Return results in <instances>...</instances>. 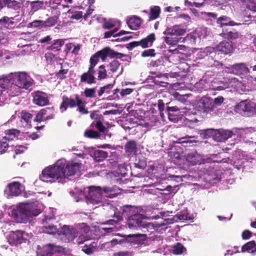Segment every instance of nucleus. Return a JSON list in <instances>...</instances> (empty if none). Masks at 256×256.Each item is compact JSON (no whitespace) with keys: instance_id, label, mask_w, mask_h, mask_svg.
Listing matches in <instances>:
<instances>
[{"instance_id":"f257e3e1","label":"nucleus","mask_w":256,"mask_h":256,"mask_svg":"<svg viewBox=\"0 0 256 256\" xmlns=\"http://www.w3.org/2000/svg\"><path fill=\"white\" fill-rule=\"evenodd\" d=\"M86 102L83 100L78 94L74 95V98H69L64 95L62 97V102L60 108L66 111L68 108H73L77 107V110L82 114H87L88 110L86 108Z\"/></svg>"},{"instance_id":"f03ea898","label":"nucleus","mask_w":256,"mask_h":256,"mask_svg":"<svg viewBox=\"0 0 256 256\" xmlns=\"http://www.w3.org/2000/svg\"><path fill=\"white\" fill-rule=\"evenodd\" d=\"M63 170L64 166H62V163L59 162L54 166L46 168L42 172V176L44 178L43 180L49 181L51 182H54L58 180V182H60L61 180L64 178Z\"/></svg>"},{"instance_id":"7ed1b4c3","label":"nucleus","mask_w":256,"mask_h":256,"mask_svg":"<svg viewBox=\"0 0 256 256\" xmlns=\"http://www.w3.org/2000/svg\"><path fill=\"white\" fill-rule=\"evenodd\" d=\"M12 214L15 216L18 222L26 223L28 221L30 218L38 216V212L34 210L32 205L21 204L16 210H14Z\"/></svg>"},{"instance_id":"20e7f679","label":"nucleus","mask_w":256,"mask_h":256,"mask_svg":"<svg viewBox=\"0 0 256 256\" xmlns=\"http://www.w3.org/2000/svg\"><path fill=\"white\" fill-rule=\"evenodd\" d=\"M8 75H12L10 84L14 82L18 88L26 90L29 89L32 86L30 78L26 72L10 73Z\"/></svg>"},{"instance_id":"39448f33","label":"nucleus","mask_w":256,"mask_h":256,"mask_svg":"<svg viewBox=\"0 0 256 256\" xmlns=\"http://www.w3.org/2000/svg\"><path fill=\"white\" fill-rule=\"evenodd\" d=\"M125 56L124 54L115 52L109 47H106L92 56L90 58L98 63L100 58L102 62H105L108 57L110 58H120L124 57Z\"/></svg>"},{"instance_id":"423d86ee","label":"nucleus","mask_w":256,"mask_h":256,"mask_svg":"<svg viewBox=\"0 0 256 256\" xmlns=\"http://www.w3.org/2000/svg\"><path fill=\"white\" fill-rule=\"evenodd\" d=\"M103 188L100 186H91L88 188V194L86 198L90 203L93 204L102 202Z\"/></svg>"},{"instance_id":"0eeeda50","label":"nucleus","mask_w":256,"mask_h":256,"mask_svg":"<svg viewBox=\"0 0 256 256\" xmlns=\"http://www.w3.org/2000/svg\"><path fill=\"white\" fill-rule=\"evenodd\" d=\"M90 64L88 71L84 72L80 76V82H86L89 84H91L96 82V78L94 76L96 73L94 68L98 63L90 58Z\"/></svg>"},{"instance_id":"6e6552de","label":"nucleus","mask_w":256,"mask_h":256,"mask_svg":"<svg viewBox=\"0 0 256 256\" xmlns=\"http://www.w3.org/2000/svg\"><path fill=\"white\" fill-rule=\"evenodd\" d=\"M146 222L143 215L136 214L129 216L127 220L128 227L132 230H142Z\"/></svg>"},{"instance_id":"1a4fd4ad","label":"nucleus","mask_w":256,"mask_h":256,"mask_svg":"<svg viewBox=\"0 0 256 256\" xmlns=\"http://www.w3.org/2000/svg\"><path fill=\"white\" fill-rule=\"evenodd\" d=\"M32 102L39 106H44L50 104V100L46 93L42 91H35L32 94Z\"/></svg>"},{"instance_id":"9d476101","label":"nucleus","mask_w":256,"mask_h":256,"mask_svg":"<svg viewBox=\"0 0 256 256\" xmlns=\"http://www.w3.org/2000/svg\"><path fill=\"white\" fill-rule=\"evenodd\" d=\"M234 44L232 42L223 40L214 48L216 52L218 54L230 55L234 50Z\"/></svg>"},{"instance_id":"9b49d317","label":"nucleus","mask_w":256,"mask_h":256,"mask_svg":"<svg viewBox=\"0 0 256 256\" xmlns=\"http://www.w3.org/2000/svg\"><path fill=\"white\" fill-rule=\"evenodd\" d=\"M54 117V108H46L40 110L36 114L34 120L36 122H41L53 119Z\"/></svg>"},{"instance_id":"f8f14e48","label":"nucleus","mask_w":256,"mask_h":256,"mask_svg":"<svg viewBox=\"0 0 256 256\" xmlns=\"http://www.w3.org/2000/svg\"><path fill=\"white\" fill-rule=\"evenodd\" d=\"M59 234H62L66 238L65 242H68L77 236L78 232L73 227L64 225L62 227Z\"/></svg>"},{"instance_id":"ddd939ff","label":"nucleus","mask_w":256,"mask_h":256,"mask_svg":"<svg viewBox=\"0 0 256 256\" xmlns=\"http://www.w3.org/2000/svg\"><path fill=\"white\" fill-rule=\"evenodd\" d=\"M24 231L18 230L12 232L8 238L10 244L12 246H16L22 242H26V239L24 236Z\"/></svg>"},{"instance_id":"4468645a","label":"nucleus","mask_w":256,"mask_h":256,"mask_svg":"<svg viewBox=\"0 0 256 256\" xmlns=\"http://www.w3.org/2000/svg\"><path fill=\"white\" fill-rule=\"evenodd\" d=\"M236 112L242 114L246 112H253L254 110V103L250 100H245L239 102L234 108Z\"/></svg>"},{"instance_id":"2eb2a0df","label":"nucleus","mask_w":256,"mask_h":256,"mask_svg":"<svg viewBox=\"0 0 256 256\" xmlns=\"http://www.w3.org/2000/svg\"><path fill=\"white\" fill-rule=\"evenodd\" d=\"M22 184L18 182H13L10 183L4 190V192L8 196H16L22 192Z\"/></svg>"},{"instance_id":"dca6fc26","label":"nucleus","mask_w":256,"mask_h":256,"mask_svg":"<svg viewBox=\"0 0 256 256\" xmlns=\"http://www.w3.org/2000/svg\"><path fill=\"white\" fill-rule=\"evenodd\" d=\"M199 108L204 112L210 113L214 110L213 100L210 97H203L199 102Z\"/></svg>"},{"instance_id":"f3484780","label":"nucleus","mask_w":256,"mask_h":256,"mask_svg":"<svg viewBox=\"0 0 256 256\" xmlns=\"http://www.w3.org/2000/svg\"><path fill=\"white\" fill-rule=\"evenodd\" d=\"M64 166V177L73 176L80 170L81 164L78 162H68L66 166L62 164Z\"/></svg>"},{"instance_id":"a211bd4d","label":"nucleus","mask_w":256,"mask_h":256,"mask_svg":"<svg viewBox=\"0 0 256 256\" xmlns=\"http://www.w3.org/2000/svg\"><path fill=\"white\" fill-rule=\"evenodd\" d=\"M220 36L228 40H234L238 39L240 34L233 28H222V32L219 34Z\"/></svg>"},{"instance_id":"6ab92c4d","label":"nucleus","mask_w":256,"mask_h":256,"mask_svg":"<svg viewBox=\"0 0 256 256\" xmlns=\"http://www.w3.org/2000/svg\"><path fill=\"white\" fill-rule=\"evenodd\" d=\"M48 2L44 0H36L30 2V11L31 14H34L36 12L46 8Z\"/></svg>"},{"instance_id":"aec40b11","label":"nucleus","mask_w":256,"mask_h":256,"mask_svg":"<svg viewBox=\"0 0 256 256\" xmlns=\"http://www.w3.org/2000/svg\"><path fill=\"white\" fill-rule=\"evenodd\" d=\"M63 250L62 246L52 244H47L44 246V256H52L55 252H60Z\"/></svg>"},{"instance_id":"412c9836","label":"nucleus","mask_w":256,"mask_h":256,"mask_svg":"<svg viewBox=\"0 0 256 256\" xmlns=\"http://www.w3.org/2000/svg\"><path fill=\"white\" fill-rule=\"evenodd\" d=\"M52 8L53 9V10L55 11L54 13L55 15L48 18L44 20L45 28L54 26L58 22L59 16L60 15V12L58 10L57 6H52Z\"/></svg>"},{"instance_id":"4be33fe9","label":"nucleus","mask_w":256,"mask_h":256,"mask_svg":"<svg viewBox=\"0 0 256 256\" xmlns=\"http://www.w3.org/2000/svg\"><path fill=\"white\" fill-rule=\"evenodd\" d=\"M6 6L16 10L21 8V3L16 0H0V10Z\"/></svg>"},{"instance_id":"5701e85b","label":"nucleus","mask_w":256,"mask_h":256,"mask_svg":"<svg viewBox=\"0 0 256 256\" xmlns=\"http://www.w3.org/2000/svg\"><path fill=\"white\" fill-rule=\"evenodd\" d=\"M52 220L51 218L46 217L44 220H42V230L45 233H47L48 234H56L58 233V230L56 226L53 224H49L48 222V220Z\"/></svg>"},{"instance_id":"b1692460","label":"nucleus","mask_w":256,"mask_h":256,"mask_svg":"<svg viewBox=\"0 0 256 256\" xmlns=\"http://www.w3.org/2000/svg\"><path fill=\"white\" fill-rule=\"evenodd\" d=\"M232 68L233 72L238 75L247 74L250 72V70L243 63L234 64Z\"/></svg>"},{"instance_id":"393cba45","label":"nucleus","mask_w":256,"mask_h":256,"mask_svg":"<svg viewBox=\"0 0 256 256\" xmlns=\"http://www.w3.org/2000/svg\"><path fill=\"white\" fill-rule=\"evenodd\" d=\"M186 32V29L182 28L178 26H174L172 28H167L164 32L165 35L171 34L175 36L184 35Z\"/></svg>"},{"instance_id":"a878e982","label":"nucleus","mask_w":256,"mask_h":256,"mask_svg":"<svg viewBox=\"0 0 256 256\" xmlns=\"http://www.w3.org/2000/svg\"><path fill=\"white\" fill-rule=\"evenodd\" d=\"M12 75H2L0 76V95L6 91L10 84Z\"/></svg>"},{"instance_id":"bb28decb","label":"nucleus","mask_w":256,"mask_h":256,"mask_svg":"<svg viewBox=\"0 0 256 256\" xmlns=\"http://www.w3.org/2000/svg\"><path fill=\"white\" fill-rule=\"evenodd\" d=\"M146 234H133L129 235L126 240L127 242H133L134 244H137L138 245H142L144 244V242L146 240Z\"/></svg>"},{"instance_id":"cd10ccee","label":"nucleus","mask_w":256,"mask_h":256,"mask_svg":"<svg viewBox=\"0 0 256 256\" xmlns=\"http://www.w3.org/2000/svg\"><path fill=\"white\" fill-rule=\"evenodd\" d=\"M216 22L220 25V27L224 28V26H234L238 25L234 22L231 20L230 18L226 16H222L216 20Z\"/></svg>"},{"instance_id":"c85d7f7f","label":"nucleus","mask_w":256,"mask_h":256,"mask_svg":"<svg viewBox=\"0 0 256 256\" xmlns=\"http://www.w3.org/2000/svg\"><path fill=\"white\" fill-rule=\"evenodd\" d=\"M128 27L133 30H138L142 24V19L136 16L130 18L126 22Z\"/></svg>"},{"instance_id":"c756f323","label":"nucleus","mask_w":256,"mask_h":256,"mask_svg":"<svg viewBox=\"0 0 256 256\" xmlns=\"http://www.w3.org/2000/svg\"><path fill=\"white\" fill-rule=\"evenodd\" d=\"M164 225V223L152 224L146 221L142 230L144 232L154 233L158 228Z\"/></svg>"},{"instance_id":"7c9ffc66","label":"nucleus","mask_w":256,"mask_h":256,"mask_svg":"<svg viewBox=\"0 0 256 256\" xmlns=\"http://www.w3.org/2000/svg\"><path fill=\"white\" fill-rule=\"evenodd\" d=\"M124 150L128 156L135 154L138 150L136 142L134 140L128 142L124 145Z\"/></svg>"},{"instance_id":"2f4dec72","label":"nucleus","mask_w":256,"mask_h":256,"mask_svg":"<svg viewBox=\"0 0 256 256\" xmlns=\"http://www.w3.org/2000/svg\"><path fill=\"white\" fill-rule=\"evenodd\" d=\"M189 166H194L199 162V156L196 152H192L184 156Z\"/></svg>"},{"instance_id":"473e14b6","label":"nucleus","mask_w":256,"mask_h":256,"mask_svg":"<svg viewBox=\"0 0 256 256\" xmlns=\"http://www.w3.org/2000/svg\"><path fill=\"white\" fill-rule=\"evenodd\" d=\"M92 156L94 161L100 162H103L108 157V153L106 151L97 150L94 152Z\"/></svg>"},{"instance_id":"72a5a7b5","label":"nucleus","mask_w":256,"mask_h":256,"mask_svg":"<svg viewBox=\"0 0 256 256\" xmlns=\"http://www.w3.org/2000/svg\"><path fill=\"white\" fill-rule=\"evenodd\" d=\"M102 188L105 196L110 198L117 196L120 194L119 189L116 187L104 186Z\"/></svg>"},{"instance_id":"f704fd0d","label":"nucleus","mask_w":256,"mask_h":256,"mask_svg":"<svg viewBox=\"0 0 256 256\" xmlns=\"http://www.w3.org/2000/svg\"><path fill=\"white\" fill-rule=\"evenodd\" d=\"M155 34L154 33H152L148 36L146 38L142 39L139 41L140 46L142 48H146L151 46L152 45L153 42L155 40Z\"/></svg>"},{"instance_id":"c9c22d12","label":"nucleus","mask_w":256,"mask_h":256,"mask_svg":"<svg viewBox=\"0 0 256 256\" xmlns=\"http://www.w3.org/2000/svg\"><path fill=\"white\" fill-rule=\"evenodd\" d=\"M246 252L253 254H256V243L254 240L245 244L242 247V252Z\"/></svg>"},{"instance_id":"e433bc0d","label":"nucleus","mask_w":256,"mask_h":256,"mask_svg":"<svg viewBox=\"0 0 256 256\" xmlns=\"http://www.w3.org/2000/svg\"><path fill=\"white\" fill-rule=\"evenodd\" d=\"M64 41L62 39L54 40L52 44L48 46L46 49L54 52H56L61 50L62 46L64 44Z\"/></svg>"},{"instance_id":"4c0bfd02","label":"nucleus","mask_w":256,"mask_h":256,"mask_svg":"<svg viewBox=\"0 0 256 256\" xmlns=\"http://www.w3.org/2000/svg\"><path fill=\"white\" fill-rule=\"evenodd\" d=\"M20 130L16 129L6 130H5L6 136L3 138L6 140H12L20 135Z\"/></svg>"},{"instance_id":"58836bf2","label":"nucleus","mask_w":256,"mask_h":256,"mask_svg":"<svg viewBox=\"0 0 256 256\" xmlns=\"http://www.w3.org/2000/svg\"><path fill=\"white\" fill-rule=\"evenodd\" d=\"M166 36L164 38L165 42L167 44L172 46L176 45L182 39L181 38H178V36H172L171 34Z\"/></svg>"},{"instance_id":"ea45409f","label":"nucleus","mask_w":256,"mask_h":256,"mask_svg":"<svg viewBox=\"0 0 256 256\" xmlns=\"http://www.w3.org/2000/svg\"><path fill=\"white\" fill-rule=\"evenodd\" d=\"M160 12V8L158 6H154L150 8L149 14V20H154L157 18Z\"/></svg>"},{"instance_id":"a19ab883","label":"nucleus","mask_w":256,"mask_h":256,"mask_svg":"<svg viewBox=\"0 0 256 256\" xmlns=\"http://www.w3.org/2000/svg\"><path fill=\"white\" fill-rule=\"evenodd\" d=\"M246 8L252 12H256V2L254 0H239Z\"/></svg>"},{"instance_id":"79ce46f5","label":"nucleus","mask_w":256,"mask_h":256,"mask_svg":"<svg viewBox=\"0 0 256 256\" xmlns=\"http://www.w3.org/2000/svg\"><path fill=\"white\" fill-rule=\"evenodd\" d=\"M186 251V248L180 242L176 243L172 247V252L174 254H181Z\"/></svg>"},{"instance_id":"37998d69","label":"nucleus","mask_w":256,"mask_h":256,"mask_svg":"<svg viewBox=\"0 0 256 256\" xmlns=\"http://www.w3.org/2000/svg\"><path fill=\"white\" fill-rule=\"evenodd\" d=\"M18 14H16L14 16H12L9 18L8 16H4L0 19V24L4 26H10L14 24V22L11 20H13L14 17L17 16Z\"/></svg>"},{"instance_id":"c03bdc74","label":"nucleus","mask_w":256,"mask_h":256,"mask_svg":"<svg viewBox=\"0 0 256 256\" xmlns=\"http://www.w3.org/2000/svg\"><path fill=\"white\" fill-rule=\"evenodd\" d=\"M10 148H12V147L8 144L5 138H2V140H0V154L9 151Z\"/></svg>"},{"instance_id":"a18cd8bd","label":"nucleus","mask_w":256,"mask_h":256,"mask_svg":"<svg viewBox=\"0 0 256 256\" xmlns=\"http://www.w3.org/2000/svg\"><path fill=\"white\" fill-rule=\"evenodd\" d=\"M96 87L92 88H86L84 89V96L87 98H94L96 96Z\"/></svg>"},{"instance_id":"49530a36","label":"nucleus","mask_w":256,"mask_h":256,"mask_svg":"<svg viewBox=\"0 0 256 256\" xmlns=\"http://www.w3.org/2000/svg\"><path fill=\"white\" fill-rule=\"evenodd\" d=\"M108 76L107 72L104 64H102L98 67V79L102 80L105 79Z\"/></svg>"},{"instance_id":"de8ad7c7","label":"nucleus","mask_w":256,"mask_h":256,"mask_svg":"<svg viewBox=\"0 0 256 256\" xmlns=\"http://www.w3.org/2000/svg\"><path fill=\"white\" fill-rule=\"evenodd\" d=\"M104 210H106V215L108 218H112L116 215V208L111 204L106 206Z\"/></svg>"},{"instance_id":"09e8293b","label":"nucleus","mask_w":256,"mask_h":256,"mask_svg":"<svg viewBox=\"0 0 256 256\" xmlns=\"http://www.w3.org/2000/svg\"><path fill=\"white\" fill-rule=\"evenodd\" d=\"M31 27L38 28L39 29L45 28L44 20H34L29 24Z\"/></svg>"},{"instance_id":"8fccbe9b","label":"nucleus","mask_w":256,"mask_h":256,"mask_svg":"<svg viewBox=\"0 0 256 256\" xmlns=\"http://www.w3.org/2000/svg\"><path fill=\"white\" fill-rule=\"evenodd\" d=\"M84 135L86 137L90 138H98L100 136V134L98 132L93 130H86Z\"/></svg>"},{"instance_id":"3c124183","label":"nucleus","mask_w":256,"mask_h":256,"mask_svg":"<svg viewBox=\"0 0 256 256\" xmlns=\"http://www.w3.org/2000/svg\"><path fill=\"white\" fill-rule=\"evenodd\" d=\"M136 209L134 206L131 205H125L122 207V214H126V216L132 214Z\"/></svg>"},{"instance_id":"603ef678","label":"nucleus","mask_w":256,"mask_h":256,"mask_svg":"<svg viewBox=\"0 0 256 256\" xmlns=\"http://www.w3.org/2000/svg\"><path fill=\"white\" fill-rule=\"evenodd\" d=\"M120 64L117 60L112 61L109 64L110 70L112 72H116L119 68Z\"/></svg>"},{"instance_id":"864d4df0","label":"nucleus","mask_w":256,"mask_h":256,"mask_svg":"<svg viewBox=\"0 0 256 256\" xmlns=\"http://www.w3.org/2000/svg\"><path fill=\"white\" fill-rule=\"evenodd\" d=\"M21 118L25 122L28 123L30 122V120L32 118V114L26 110H22L21 112Z\"/></svg>"},{"instance_id":"5fc2aeb1","label":"nucleus","mask_w":256,"mask_h":256,"mask_svg":"<svg viewBox=\"0 0 256 256\" xmlns=\"http://www.w3.org/2000/svg\"><path fill=\"white\" fill-rule=\"evenodd\" d=\"M95 249V246H94L92 244H90L88 246L86 244L82 247V251L88 255L92 254Z\"/></svg>"},{"instance_id":"6e6d98bb","label":"nucleus","mask_w":256,"mask_h":256,"mask_svg":"<svg viewBox=\"0 0 256 256\" xmlns=\"http://www.w3.org/2000/svg\"><path fill=\"white\" fill-rule=\"evenodd\" d=\"M92 124L100 132H104L106 130V127L100 120H97L96 122H93Z\"/></svg>"},{"instance_id":"4d7b16f0","label":"nucleus","mask_w":256,"mask_h":256,"mask_svg":"<svg viewBox=\"0 0 256 256\" xmlns=\"http://www.w3.org/2000/svg\"><path fill=\"white\" fill-rule=\"evenodd\" d=\"M116 25L115 22L112 20H109L104 22L102 24V28L105 30H109L114 28Z\"/></svg>"},{"instance_id":"13d9d810","label":"nucleus","mask_w":256,"mask_h":256,"mask_svg":"<svg viewBox=\"0 0 256 256\" xmlns=\"http://www.w3.org/2000/svg\"><path fill=\"white\" fill-rule=\"evenodd\" d=\"M68 69H62L60 70L58 72L56 73V76L58 78L63 80L66 78V74H68Z\"/></svg>"},{"instance_id":"bf43d9fd","label":"nucleus","mask_w":256,"mask_h":256,"mask_svg":"<svg viewBox=\"0 0 256 256\" xmlns=\"http://www.w3.org/2000/svg\"><path fill=\"white\" fill-rule=\"evenodd\" d=\"M167 110L168 112V118L170 120H171L172 119V117L174 115L173 112L179 111V108L176 106L170 107L168 106L167 108Z\"/></svg>"},{"instance_id":"052dcab7","label":"nucleus","mask_w":256,"mask_h":256,"mask_svg":"<svg viewBox=\"0 0 256 256\" xmlns=\"http://www.w3.org/2000/svg\"><path fill=\"white\" fill-rule=\"evenodd\" d=\"M142 57H148V56H154L156 55V53L154 52V49H148L147 50H144L142 53Z\"/></svg>"},{"instance_id":"680f3d73","label":"nucleus","mask_w":256,"mask_h":256,"mask_svg":"<svg viewBox=\"0 0 256 256\" xmlns=\"http://www.w3.org/2000/svg\"><path fill=\"white\" fill-rule=\"evenodd\" d=\"M140 46V42L139 41H134V42H132L128 44L126 46V48L128 50H132L135 47L138 46Z\"/></svg>"},{"instance_id":"e2e57ef3","label":"nucleus","mask_w":256,"mask_h":256,"mask_svg":"<svg viewBox=\"0 0 256 256\" xmlns=\"http://www.w3.org/2000/svg\"><path fill=\"white\" fill-rule=\"evenodd\" d=\"M127 240L126 239H122L120 240H118L116 239H113L111 240L110 242L112 246H116L118 244H126L127 242Z\"/></svg>"},{"instance_id":"0e129e2a","label":"nucleus","mask_w":256,"mask_h":256,"mask_svg":"<svg viewBox=\"0 0 256 256\" xmlns=\"http://www.w3.org/2000/svg\"><path fill=\"white\" fill-rule=\"evenodd\" d=\"M252 235L251 232L248 230H244L242 233V236L244 240H248L252 236Z\"/></svg>"},{"instance_id":"69168bd1","label":"nucleus","mask_w":256,"mask_h":256,"mask_svg":"<svg viewBox=\"0 0 256 256\" xmlns=\"http://www.w3.org/2000/svg\"><path fill=\"white\" fill-rule=\"evenodd\" d=\"M134 91L133 88H127L126 89H122L120 92V95L122 96H126L128 94H130Z\"/></svg>"},{"instance_id":"338daca9","label":"nucleus","mask_w":256,"mask_h":256,"mask_svg":"<svg viewBox=\"0 0 256 256\" xmlns=\"http://www.w3.org/2000/svg\"><path fill=\"white\" fill-rule=\"evenodd\" d=\"M224 98L222 96H220L215 98L214 100H213L214 108L215 107V104L220 106L224 102Z\"/></svg>"},{"instance_id":"774afa93","label":"nucleus","mask_w":256,"mask_h":256,"mask_svg":"<svg viewBox=\"0 0 256 256\" xmlns=\"http://www.w3.org/2000/svg\"><path fill=\"white\" fill-rule=\"evenodd\" d=\"M251 68H252V70H250L248 76L252 78H254L256 82V64Z\"/></svg>"}]
</instances>
